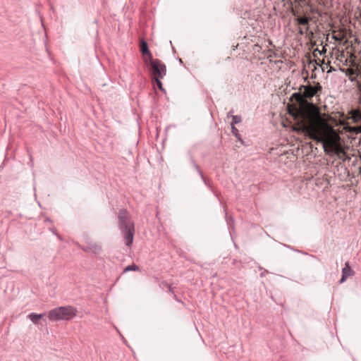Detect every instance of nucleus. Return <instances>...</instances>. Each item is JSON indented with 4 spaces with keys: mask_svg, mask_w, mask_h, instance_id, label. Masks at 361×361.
Masks as SVG:
<instances>
[{
    "mask_svg": "<svg viewBox=\"0 0 361 361\" xmlns=\"http://www.w3.org/2000/svg\"><path fill=\"white\" fill-rule=\"evenodd\" d=\"M301 131L310 139L322 144L326 154L340 156L345 154L341 137L332 126L322 118L315 104L300 111Z\"/></svg>",
    "mask_w": 361,
    "mask_h": 361,
    "instance_id": "obj_1",
    "label": "nucleus"
},
{
    "mask_svg": "<svg viewBox=\"0 0 361 361\" xmlns=\"http://www.w3.org/2000/svg\"><path fill=\"white\" fill-rule=\"evenodd\" d=\"M119 228L123 235L125 244L128 247L133 245L135 235V224L131 216L126 209H121L118 214Z\"/></svg>",
    "mask_w": 361,
    "mask_h": 361,
    "instance_id": "obj_2",
    "label": "nucleus"
},
{
    "mask_svg": "<svg viewBox=\"0 0 361 361\" xmlns=\"http://www.w3.org/2000/svg\"><path fill=\"white\" fill-rule=\"evenodd\" d=\"M77 310L72 306L59 307L48 312L50 321L70 320L76 316Z\"/></svg>",
    "mask_w": 361,
    "mask_h": 361,
    "instance_id": "obj_3",
    "label": "nucleus"
},
{
    "mask_svg": "<svg viewBox=\"0 0 361 361\" xmlns=\"http://www.w3.org/2000/svg\"><path fill=\"white\" fill-rule=\"evenodd\" d=\"M150 73L152 79L164 78L166 75V65L159 59H152L150 60L145 59Z\"/></svg>",
    "mask_w": 361,
    "mask_h": 361,
    "instance_id": "obj_4",
    "label": "nucleus"
},
{
    "mask_svg": "<svg viewBox=\"0 0 361 361\" xmlns=\"http://www.w3.org/2000/svg\"><path fill=\"white\" fill-rule=\"evenodd\" d=\"M291 101L295 100L298 104L299 107H294V110L290 111V114H292L295 119L298 120V124L299 126L300 129L301 130V122H300V111L309 108L310 104H314L313 103H310L306 101L304 97L303 94L300 92H295L291 95L290 97Z\"/></svg>",
    "mask_w": 361,
    "mask_h": 361,
    "instance_id": "obj_5",
    "label": "nucleus"
},
{
    "mask_svg": "<svg viewBox=\"0 0 361 361\" xmlns=\"http://www.w3.org/2000/svg\"><path fill=\"white\" fill-rule=\"evenodd\" d=\"M292 13L296 18L297 24L299 25H307L312 20L311 16H307V14H311L310 10L302 9L300 4L296 5L295 8H292Z\"/></svg>",
    "mask_w": 361,
    "mask_h": 361,
    "instance_id": "obj_6",
    "label": "nucleus"
},
{
    "mask_svg": "<svg viewBox=\"0 0 361 361\" xmlns=\"http://www.w3.org/2000/svg\"><path fill=\"white\" fill-rule=\"evenodd\" d=\"M348 73L349 76V79L352 82H355L357 87L360 92V95L359 97V103L361 106V71L358 68L356 69H348Z\"/></svg>",
    "mask_w": 361,
    "mask_h": 361,
    "instance_id": "obj_7",
    "label": "nucleus"
},
{
    "mask_svg": "<svg viewBox=\"0 0 361 361\" xmlns=\"http://www.w3.org/2000/svg\"><path fill=\"white\" fill-rule=\"evenodd\" d=\"M302 89H304L302 94L306 99L312 98L319 91H321L322 86L319 83L316 86H312L311 85H302L300 90Z\"/></svg>",
    "mask_w": 361,
    "mask_h": 361,
    "instance_id": "obj_8",
    "label": "nucleus"
},
{
    "mask_svg": "<svg viewBox=\"0 0 361 361\" xmlns=\"http://www.w3.org/2000/svg\"><path fill=\"white\" fill-rule=\"evenodd\" d=\"M295 2H298L300 4L301 2H305V5L310 8V12L312 14H317L319 16H322V11L314 5V3L312 0H294Z\"/></svg>",
    "mask_w": 361,
    "mask_h": 361,
    "instance_id": "obj_9",
    "label": "nucleus"
},
{
    "mask_svg": "<svg viewBox=\"0 0 361 361\" xmlns=\"http://www.w3.org/2000/svg\"><path fill=\"white\" fill-rule=\"evenodd\" d=\"M355 274V271L351 269L348 262L345 264V267L342 269V276L340 280V283L345 282L347 278L352 276Z\"/></svg>",
    "mask_w": 361,
    "mask_h": 361,
    "instance_id": "obj_10",
    "label": "nucleus"
},
{
    "mask_svg": "<svg viewBox=\"0 0 361 361\" xmlns=\"http://www.w3.org/2000/svg\"><path fill=\"white\" fill-rule=\"evenodd\" d=\"M140 51L143 56L146 55V57L144 58V60L147 59L149 61L153 59L152 54L148 48L147 43L145 40H142L140 42Z\"/></svg>",
    "mask_w": 361,
    "mask_h": 361,
    "instance_id": "obj_11",
    "label": "nucleus"
},
{
    "mask_svg": "<svg viewBox=\"0 0 361 361\" xmlns=\"http://www.w3.org/2000/svg\"><path fill=\"white\" fill-rule=\"evenodd\" d=\"M86 252H92L93 253H99L102 250V247L99 244L94 242H90L84 248Z\"/></svg>",
    "mask_w": 361,
    "mask_h": 361,
    "instance_id": "obj_12",
    "label": "nucleus"
},
{
    "mask_svg": "<svg viewBox=\"0 0 361 361\" xmlns=\"http://www.w3.org/2000/svg\"><path fill=\"white\" fill-rule=\"evenodd\" d=\"M350 118L355 123L361 121V111L358 109H353L349 111Z\"/></svg>",
    "mask_w": 361,
    "mask_h": 361,
    "instance_id": "obj_13",
    "label": "nucleus"
},
{
    "mask_svg": "<svg viewBox=\"0 0 361 361\" xmlns=\"http://www.w3.org/2000/svg\"><path fill=\"white\" fill-rule=\"evenodd\" d=\"M44 314L30 313L28 315V317L34 324H37L38 321L42 319L44 317Z\"/></svg>",
    "mask_w": 361,
    "mask_h": 361,
    "instance_id": "obj_14",
    "label": "nucleus"
},
{
    "mask_svg": "<svg viewBox=\"0 0 361 361\" xmlns=\"http://www.w3.org/2000/svg\"><path fill=\"white\" fill-rule=\"evenodd\" d=\"M140 271V267L138 266H137L135 264H132L129 266H127L124 269L123 272H127V271Z\"/></svg>",
    "mask_w": 361,
    "mask_h": 361,
    "instance_id": "obj_15",
    "label": "nucleus"
},
{
    "mask_svg": "<svg viewBox=\"0 0 361 361\" xmlns=\"http://www.w3.org/2000/svg\"><path fill=\"white\" fill-rule=\"evenodd\" d=\"M161 79H162V78H154V79H152V80L155 81V82H156L157 86L158 87V88H159L160 90H161V91L164 92L165 90H164V87H163V84H162V82H161Z\"/></svg>",
    "mask_w": 361,
    "mask_h": 361,
    "instance_id": "obj_16",
    "label": "nucleus"
},
{
    "mask_svg": "<svg viewBox=\"0 0 361 361\" xmlns=\"http://www.w3.org/2000/svg\"><path fill=\"white\" fill-rule=\"evenodd\" d=\"M232 123L231 125L234 126L235 124H238L241 122L240 116H231Z\"/></svg>",
    "mask_w": 361,
    "mask_h": 361,
    "instance_id": "obj_17",
    "label": "nucleus"
},
{
    "mask_svg": "<svg viewBox=\"0 0 361 361\" xmlns=\"http://www.w3.org/2000/svg\"><path fill=\"white\" fill-rule=\"evenodd\" d=\"M162 285L164 286L165 287L167 288V289H169V292L173 294L174 292H173V288L171 287V285L169 284V283H167L166 281H164L162 282Z\"/></svg>",
    "mask_w": 361,
    "mask_h": 361,
    "instance_id": "obj_18",
    "label": "nucleus"
},
{
    "mask_svg": "<svg viewBox=\"0 0 361 361\" xmlns=\"http://www.w3.org/2000/svg\"><path fill=\"white\" fill-rule=\"evenodd\" d=\"M314 4H318L320 6H322L324 7L326 6V0H312ZM316 6V4H314Z\"/></svg>",
    "mask_w": 361,
    "mask_h": 361,
    "instance_id": "obj_19",
    "label": "nucleus"
},
{
    "mask_svg": "<svg viewBox=\"0 0 361 361\" xmlns=\"http://www.w3.org/2000/svg\"><path fill=\"white\" fill-rule=\"evenodd\" d=\"M231 131L232 133L238 139H240V135L238 133V130L233 125H231Z\"/></svg>",
    "mask_w": 361,
    "mask_h": 361,
    "instance_id": "obj_20",
    "label": "nucleus"
},
{
    "mask_svg": "<svg viewBox=\"0 0 361 361\" xmlns=\"http://www.w3.org/2000/svg\"><path fill=\"white\" fill-rule=\"evenodd\" d=\"M355 16L356 18H361V11H356L355 13Z\"/></svg>",
    "mask_w": 361,
    "mask_h": 361,
    "instance_id": "obj_21",
    "label": "nucleus"
},
{
    "mask_svg": "<svg viewBox=\"0 0 361 361\" xmlns=\"http://www.w3.org/2000/svg\"><path fill=\"white\" fill-rule=\"evenodd\" d=\"M298 32H299V33H300V35H303V34H304V32H303L302 29H301V28L299 30V31H298Z\"/></svg>",
    "mask_w": 361,
    "mask_h": 361,
    "instance_id": "obj_22",
    "label": "nucleus"
},
{
    "mask_svg": "<svg viewBox=\"0 0 361 361\" xmlns=\"http://www.w3.org/2000/svg\"><path fill=\"white\" fill-rule=\"evenodd\" d=\"M358 128H359V132H360V133H361V126H360V127H358Z\"/></svg>",
    "mask_w": 361,
    "mask_h": 361,
    "instance_id": "obj_23",
    "label": "nucleus"
},
{
    "mask_svg": "<svg viewBox=\"0 0 361 361\" xmlns=\"http://www.w3.org/2000/svg\"><path fill=\"white\" fill-rule=\"evenodd\" d=\"M231 112H229L227 115V117L228 118L230 116Z\"/></svg>",
    "mask_w": 361,
    "mask_h": 361,
    "instance_id": "obj_24",
    "label": "nucleus"
}]
</instances>
